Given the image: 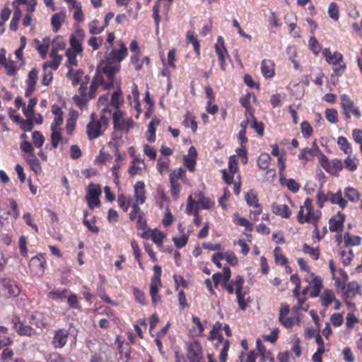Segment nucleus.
Segmentation results:
<instances>
[{"label":"nucleus","instance_id":"nucleus-1","mask_svg":"<svg viewBox=\"0 0 362 362\" xmlns=\"http://www.w3.org/2000/svg\"><path fill=\"white\" fill-rule=\"evenodd\" d=\"M115 47H107L105 59L100 66V69L107 78L106 87H112L114 83V77L120 68L121 62L127 56L128 49L122 40L117 42Z\"/></svg>","mask_w":362,"mask_h":362},{"label":"nucleus","instance_id":"nucleus-2","mask_svg":"<svg viewBox=\"0 0 362 362\" xmlns=\"http://www.w3.org/2000/svg\"><path fill=\"white\" fill-rule=\"evenodd\" d=\"M214 199L206 197L203 192H199L188 197L185 210L187 214H192L194 216V223L199 225L201 223V218L199 215V210L211 211L214 209Z\"/></svg>","mask_w":362,"mask_h":362},{"label":"nucleus","instance_id":"nucleus-3","mask_svg":"<svg viewBox=\"0 0 362 362\" xmlns=\"http://www.w3.org/2000/svg\"><path fill=\"white\" fill-rule=\"evenodd\" d=\"M66 77L71 80L73 86L80 85L78 89L79 94L75 95L73 97V100L80 108H82L87 103L86 90L90 77L88 75H85L81 69L74 70L73 68L68 69Z\"/></svg>","mask_w":362,"mask_h":362},{"label":"nucleus","instance_id":"nucleus-4","mask_svg":"<svg viewBox=\"0 0 362 362\" xmlns=\"http://www.w3.org/2000/svg\"><path fill=\"white\" fill-rule=\"evenodd\" d=\"M109 120L105 115L97 117L92 113L90 122L86 125V134L90 141H93L103 134L108 126Z\"/></svg>","mask_w":362,"mask_h":362},{"label":"nucleus","instance_id":"nucleus-5","mask_svg":"<svg viewBox=\"0 0 362 362\" xmlns=\"http://www.w3.org/2000/svg\"><path fill=\"white\" fill-rule=\"evenodd\" d=\"M313 200L307 198L303 206L300 207L297 219L300 224L309 223L315 225L320 217V211L317 210L314 211L312 206Z\"/></svg>","mask_w":362,"mask_h":362},{"label":"nucleus","instance_id":"nucleus-6","mask_svg":"<svg viewBox=\"0 0 362 362\" xmlns=\"http://www.w3.org/2000/svg\"><path fill=\"white\" fill-rule=\"evenodd\" d=\"M101 194V187L98 184L90 183L88 185L86 188V200L90 209L100 206V197Z\"/></svg>","mask_w":362,"mask_h":362},{"label":"nucleus","instance_id":"nucleus-7","mask_svg":"<svg viewBox=\"0 0 362 362\" xmlns=\"http://www.w3.org/2000/svg\"><path fill=\"white\" fill-rule=\"evenodd\" d=\"M340 105L342 109V113L345 119L349 120L351 115L359 118L361 116V112L357 106L355 105L353 100L346 94L340 96Z\"/></svg>","mask_w":362,"mask_h":362},{"label":"nucleus","instance_id":"nucleus-8","mask_svg":"<svg viewBox=\"0 0 362 362\" xmlns=\"http://www.w3.org/2000/svg\"><path fill=\"white\" fill-rule=\"evenodd\" d=\"M114 129L116 131L129 132L134 127V121L131 117L124 118L122 110L114 111L112 114Z\"/></svg>","mask_w":362,"mask_h":362},{"label":"nucleus","instance_id":"nucleus-9","mask_svg":"<svg viewBox=\"0 0 362 362\" xmlns=\"http://www.w3.org/2000/svg\"><path fill=\"white\" fill-rule=\"evenodd\" d=\"M187 357L189 362H202L204 361L203 348L198 341L186 344Z\"/></svg>","mask_w":362,"mask_h":362},{"label":"nucleus","instance_id":"nucleus-10","mask_svg":"<svg viewBox=\"0 0 362 362\" xmlns=\"http://www.w3.org/2000/svg\"><path fill=\"white\" fill-rule=\"evenodd\" d=\"M107 82V78L100 69L93 78L92 79L88 94H87V102L96 95V91L100 86H103L105 89H110L111 87H106L105 83Z\"/></svg>","mask_w":362,"mask_h":362},{"label":"nucleus","instance_id":"nucleus-11","mask_svg":"<svg viewBox=\"0 0 362 362\" xmlns=\"http://www.w3.org/2000/svg\"><path fill=\"white\" fill-rule=\"evenodd\" d=\"M214 49L218 56L220 68L222 71H226L227 67L226 59H230V56L225 47L223 38L221 36L218 37L217 42L214 45Z\"/></svg>","mask_w":362,"mask_h":362},{"label":"nucleus","instance_id":"nucleus-12","mask_svg":"<svg viewBox=\"0 0 362 362\" xmlns=\"http://www.w3.org/2000/svg\"><path fill=\"white\" fill-rule=\"evenodd\" d=\"M69 336V331L66 328H60L54 331L51 341L55 349H61L65 346Z\"/></svg>","mask_w":362,"mask_h":362},{"label":"nucleus","instance_id":"nucleus-13","mask_svg":"<svg viewBox=\"0 0 362 362\" xmlns=\"http://www.w3.org/2000/svg\"><path fill=\"white\" fill-rule=\"evenodd\" d=\"M85 32L83 29H76L70 36V47L68 49L75 53L81 54L83 51L82 42L84 40Z\"/></svg>","mask_w":362,"mask_h":362},{"label":"nucleus","instance_id":"nucleus-14","mask_svg":"<svg viewBox=\"0 0 362 362\" xmlns=\"http://www.w3.org/2000/svg\"><path fill=\"white\" fill-rule=\"evenodd\" d=\"M323 157L324 160L322 161L321 165L324 170L332 175L338 176L339 172L344 168L343 162L338 158H334L329 161L324 155Z\"/></svg>","mask_w":362,"mask_h":362},{"label":"nucleus","instance_id":"nucleus-15","mask_svg":"<svg viewBox=\"0 0 362 362\" xmlns=\"http://www.w3.org/2000/svg\"><path fill=\"white\" fill-rule=\"evenodd\" d=\"M290 307L286 303H282L279 310V321L286 328L289 329L293 327L296 321H299L298 318L288 317Z\"/></svg>","mask_w":362,"mask_h":362},{"label":"nucleus","instance_id":"nucleus-16","mask_svg":"<svg viewBox=\"0 0 362 362\" xmlns=\"http://www.w3.org/2000/svg\"><path fill=\"white\" fill-rule=\"evenodd\" d=\"M231 282L235 286V294L238 305L241 310H244L247 307V304L245 300L246 292L243 291V286L245 282L244 279L242 276L238 275L235 276V280L231 281Z\"/></svg>","mask_w":362,"mask_h":362},{"label":"nucleus","instance_id":"nucleus-17","mask_svg":"<svg viewBox=\"0 0 362 362\" xmlns=\"http://www.w3.org/2000/svg\"><path fill=\"white\" fill-rule=\"evenodd\" d=\"M11 322L13 329L19 335L30 337L35 334V330L30 326L24 325L18 316L13 315Z\"/></svg>","mask_w":362,"mask_h":362},{"label":"nucleus","instance_id":"nucleus-18","mask_svg":"<svg viewBox=\"0 0 362 362\" xmlns=\"http://www.w3.org/2000/svg\"><path fill=\"white\" fill-rule=\"evenodd\" d=\"M141 237L146 240L151 239L156 245L160 247L163 245L165 235L156 228L153 229L148 228L141 234Z\"/></svg>","mask_w":362,"mask_h":362},{"label":"nucleus","instance_id":"nucleus-19","mask_svg":"<svg viewBox=\"0 0 362 362\" xmlns=\"http://www.w3.org/2000/svg\"><path fill=\"white\" fill-rule=\"evenodd\" d=\"M30 324L37 328L42 329L49 325V321L45 315L41 312L32 313L28 317Z\"/></svg>","mask_w":362,"mask_h":362},{"label":"nucleus","instance_id":"nucleus-20","mask_svg":"<svg viewBox=\"0 0 362 362\" xmlns=\"http://www.w3.org/2000/svg\"><path fill=\"white\" fill-rule=\"evenodd\" d=\"M327 63L334 66V71L337 76H341L346 69L342 55L337 52L333 53V57L331 60L327 61Z\"/></svg>","mask_w":362,"mask_h":362},{"label":"nucleus","instance_id":"nucleus-21","mask_svg":"<svg viewBox=\"0 0 362 362\" xmlns=\"http://www.w3.org/2000/svg\"><path fill=\"white\" fill-rule=\"evenodd\" d=\"M123 102L121 93L119 91H115L111 96L110 105H107L103 109V113H111L112 111L120 110L119 105Z\"/></svg>","mask_w":362,"mask_h":362},{"label":"nucleus","instance_id":"nucleus-22","mask_svg":"<svg viewBox=\"0 0 362 362\" xmlns=\"http://www.w3.org/2000/svg\"><path fill=\"white\" fill-rule=\"evenodd\" d=\"M51 129V144L54 148H57L59 145H64L67 143L68 139L62 136V128H50Z\"/></svg>","mask_w":362,"mask_h":362},{"label":"nucleus","instance_id":"nucleus-23","mask_svg":"<svg viewBox=\"0 0 362 362\" xmlns=\"http://www.w3.org/2000/svg\"><path fill=\"white\" fill-rule=\"evenodd\" d=\"M129 216L131 220L136 224V226H146L147 223L144 214L141 212L137 204H133L132 211Z\"/></svg>","mask_w":362,"mask_h":362},{"label":"nucleus","instance_id":"nucleus-24","mask_svg":"<svg viewBox=\"0 0 362 362\" xmlns=\"http://www.w3.org/2000/svg\"><path fill=\"white\" fill-rule=\"evenodd\" d=\"M360 286L356 281L349 282L345 286H343V298L353 299L359 292Z\"/></svg>","mask_w":362,"mask_h":362},{"label":"nucleus","instance_id":"nucleus-25","mask_svg":"<svg viewBox=\"0 0 362 362\" xmlns=\"http://www.w3.org/2000/svg\"><path fill=\"white\" fill-rule=\"evenodd\" d=\"M328 200L332 204L338 205L341 209H344L347 206L348 202L343 198L342 192L339 189L337 192H328Z\"/></svg>","mask_w":362,"mask_h":362},{"label":"nucleus","instance_id":"nucleus-26","mask_svg":"<svg viewBox=\"0 0 362 362\" xmlns=\"http://www.w3.org/2000/svg\"><path fill=\"white\" fill-rule=\"evenodd\" d=\"M52 113L54 115V118L50 125V128H62L61 126L64 122V112L62 108L57 105L52 106Z\"/></svg>","mask_w":362,"mask_h":362},{"label":"nucleus","instance_id":"nucleus-27","mask_svg":"<svg viewBox=\"0 0 362 362\" xmlns=\"http://www.w3.org/2000/svg\"><path fill=\"white\" fill-rule=\"evenodd\" d=\"M146 168V163L144 160L137 158H134L131 162V165L129 169V173L132 175H141L143 171Z\"/></svg>","mask_w":362,"mask_h":362},{"label":"nucleus","instance_id":"nucleus-28","mask_svg":"<svg viewBox=\"0 0 362 362\" xmlns=\"http://www.w3.org/2000/svg\"><path fill=\"white\" fill-rule=\"evenodd\" d=\"M312 276L313 278L309 283L310 287L312 288L310 296L311 298H316L319 296L321 293L322 288V280L320 276H315L314 274H312Z\"/></svg>","mask_w":362,"mask_h":362},{"label":"nucleus","instance_id":"nucleus-29","mask_svg":"<svg viewBox=\"0 0 362 362\" xmlns=\"http://www.w3.org/2000/svg\"><path fill=\"white\" fill-rule=\"evenodd\" d=\"M261 72L266 78H271L275 74L274 64L270 59H263L261 63Z\"/></svg>","mask_w":362,"mask_h":362},{"label":"nucleus","instance_id":"nucleus-30","mask_svg":"<svg viewBox=\"0 0 362 362\" xmlns=\"http://www.w3.org/2000/svg\"><path fill=\"white\" fill-rule=\"evenodd\" d=\"M145 185L144 182L138 181L134 185V197L137 204H143L146 201Z\"/></svg>","mask_w":362,"mask_h":362},{"label":"nucleus","instance_id":"nucleus-31","mask_svg":"<svg viewBox=\"0 0 362 362\" xmlns=\"http://www.w3.org/2000/svg\"><path fill=\"white\" fill-rule=\"evenodd\" d=\"M160 123V120L156 117L153 118L148 125V129L146 133V139L148 141L153 143L156 140V127Z\"/></svg>","mask_w":362,"mask_h":362},{"label":"nucleus","instance_id":"nucleus-32","mask_svg":"<svg viewBox=\"0 0 362 362\" xmlns=\"http://www.w3.org/2000/svg\"><path fill=\"white\" fill-rule=\"evenodd\" d=\"M2 286L9 296H16L20 292V288L16 282L10 279H2Z\"/></svg>","mask_w":362,"mask_h":362},{"label":"nucleus","instance_id":"nucleus-33","mask_svg":"<svg viewBox=\"0 0 362 362\" xmlns=\"http://www.w3.org/2000/svg\"><path fill=\"white\" fill-rule=\"evenodd\" d=\"M272 209L275 214L282 218H288L291 215V211L286 204H274Z\"/></svg>","mask_w":362,"mask_h":362},{"label":"nucleus","instance_id":"nucleus-34","mask_svg":"<svg viewBox=\"0 0 362 362\" xmlns=\"http://www.w3.org/2000/svg\"><path fill=\"white\" fill-rule=\"evenodd\" d=\"M318 151V146L304 148L300 150L298 157L300 160H304L305 163L307 161L311 160Z\"/></svg>","mask_w":362,"mask_h":362},{"label":"nucleus","instance_id":"nucleus-35","mask_svg":"<svg viewBox=\"0 0 362 362\" xmlns=\"http://www.w3.org/2000/svg\"><path fill=\"white\" fill-rule=\"evenodd\" d=\"M34 42L36 45V49L38 53L40 54L42 59H45L49 47V38H43L42 42L39 40L35 39Z\"/></svg>","mask_w":362,"mask_h":362},{"label":"nucleus","instance_id":"nucleus-36","mask_svg":"<svg viewBox=\"0 0 362 362\" xmlns=\"http://www.w3.org/2000/svg\"><path fill=\"white\" fill-rule=\"evenodd\" d=\"M162 286L161 281L151 280L150 295L151 296L152 303L156 305L160 300L158 296L159 288Z\"/></svg>","mask_w":362,"mask_h":362},{"label":"nucleus","instance_id":"nucleus-37","mask_svg":"<svg viewBox=\"0 0 362 362\" xmlns=\"http://www.w3.org/2000/svg\"><path fill=\"white\" fill-rule=\"evenodd\" d=\"M170 183H178V180H181L182 182H186L187 178L185 175V171L180 168L175 169L169 175Z\"/></svg>","mask_w":362,"mask_h":362},{"label":"nucleus","instance_id":"nucleus-38","mask_svg":"<svg viewBox=\"0 0 362 362\" xmlns=\"http://www.w3.org/2000/svg\"><path fill=\"white\" fill-rule=\"evenodd\" d=\"M320 297L321 305L327 308L333 300H335V294L332 290H325L319 296Z\"/></svg>","mask_w":362,"mask_h":362},{"label":"nucleus","instance_id":"nucleus-39","mask_svg":"<svg viewBox=\"0 0 362 362\" xmlns=\"http://www.w3.org/2000/svg\"><path fill=\"white\" fill-rule=\"evenodd\" d=\"M65 17L66 14L62 11L57 13L52 16L51 24L53 27L54 32H57L59 30L65 20Z\"/></svg>","mask_w":362,"mask_h":362},{"label":"nucleus","instance_id":"nucleus-40","mask_svg":"<svg viewBox=\"0 0 362 362\" xmlns=\"http://www.w3.org/2000/svg\"><path fill=\"white\" fill-rule=\"evenodd\" d=\"M344 242L346 247L358 246L361 243V238L359 235H354L349 233L344 235Z\"/></svg>","mask_w":362,"mask_h":362},{"label":"nucleus","instance_id":"nucleus-41","mask_svg":"<svg viewBox=\"0 0 362 362\" xmlns=\"http://www.w3.org/2000/svg\"><path fill=\"white\" fill-rule=\"evenodd\" d=\"M344 196L351 202H357L361 197L360 192L355 188L347 187L344 189Z\"/></svg>","mask_w":362,"mask_h":362},{"label":"nucleus","instance_id":"nucleus-42","mask_svg":"<svg viewBox=\"0 0 362 362\" xmlns=\"http://www.w3.org/2000/svg\"><path fill=\"white\" fill-rule=\"evenodd\" d=\"M186 40L187 43H191L193 45L194 52L197 56L200 55V45L197 36L194 32L188 31L186 33Z\"/></svg>","mask_w":362,"mask_h":362},{"label":"nucleus","instance_id":"nucleus-43","mask_svg":"<svg viewBox=\"0 0 362 362\" xmlns=\"http://www.w3.org/2000/svg\"><path fill=\"white\" fill-rule=\"evenodd\" d=\"M67 293V289H58L56 291H49L47 293V297L54 300L62 301L66 298Z\"/></svg>","mask_w":362,"mask_h":362},{"label":"nucleus","instance_id":"nucleus-44","mask_svg":"<svg viewBox=\"0 0 362 362\" xmlns=\"http://www.w3.org/2000/svg\"><path fill=\"white\" fill-rule=\"evenodd\" d=\"M45 264V259L41 255H36L30 261V267L39 272H42Z\"/></svg>","mask_w":362,"mask_h":362},{"label":"nucleus","instance_id":"nucleus-45","mask_svg":"<svg viewBox=\"0 0 362 362\" xmlns=\"http://www.w3.org/2000/svg\"><path fill=\"white\" fill-rule=\"evenodd\" d=\"M156 204L160 209H168L169 199L165 196L163 190H158L156 196Z\"/></svg>","mask_w":362,"mask_h":362},{"label":"nucleus","instance_id":"nucleus-46","mask_svg":"<svg viewBox=\"0 0 362 362\" xmlns=\"http://www.w3.org/2000/svg\"><path fill=\"white\" fill-rule=\"evenodd\" d=\"M279 181L281 185H286L288 189L293 193L298 192L300 189V185L293 179H286L284 177V180H281L279 177Z\"/></svg>","mask_w":362,"mask_h":362},{"label":"nucleus","instance_id":"nucleus-47","mask_svg":"<svg viewBox=\"0 0 362 362\" xmlns=\"http://www.w3.org/2000/svg\"><path fill=\"white\" fill-rule=\"evenodd\" d=\"M337 144L340 146V149L347 155L352 153V148L348 140L344 136H339L337 139Z\"/></svg>","mask_w":362,"mask_h":362},{"label":"nucleus","instance_id":"nucleus-48","mask_svg":"<svg viewBox=\"0 0 362 362\" xmlns=\"http://www.w3.org/2000/svg\"><path fill=\"white\" fill-rule=\"evenodd\" d=\"M12 342L6 327L0 326V349L9 345Z\"/></svg>","mask_w":362,"mask_h":362},{"label":"nucleus","instance_id":"nucleus-49","mask_svg":"<svg viewBox=\"0 0 362 362\" xmlns=\"http://www.w3.org/2000/svg\"><path fill=\"white\" fill-rule=\"evenodd\" d=\"M344 168L350 172L356 170L358 165V160L355 157L348 156L343 163Z\"/></svg>","mask_w":362,"mask_h":362},{"label":"nucleus","instance_id":"nucleus-50","mask_svg":"<svg viewBox=\"0 0 362 362\" xmlns=\"http://www.w3.org/2000/svg\"><path fill=\"white\" fill-rule=\"evenodd\" d=\"M37 103V98H33L29 100L28 104L25 105L23 104V112L27 117H31L34 113V107Z\"/></svg>","mask_w":362,"mask_h":362},{"label":"nucleus","instance_id":"nucleus-51","mask_svg":"<svg viewBox=\"0 0 362 362\" xmlns=\"http://www.w3.org/2000/svg\"><path fill=\"white\" fill-rule=\"evenodd\" d=\"M21 18V11L19 6L14 8V12L13 18L10 22V29L13 31H16L18 28V24Z\"/></svg>","mask_w":362,"mask_h":362},{"label":"nucleus","instance_id":"nucleus-52","mask_svg":"<svg viewBox=\"0 0 362 362\" xmlns=\"http://www.w3.org/2000/svg\"><path fill=\"white\" fill-rule=\"evenodd\" d=\"M247 204L254 208H258L260 205L258 203L257 195L254 190H250L245 195Z\"/></svg>","mask_w":362,"mask_h":362},{"label":"nucleus","instance_id":"nucleus-53","mask_svg":"<svg viewBox=\"0 0 362 362\" xmlns=\"http://www.w3.org/2000/svg\"><path fill=\"white\" fill-rule=\"evenodd\" d=\"M78 54V53H75L71 50H66V57H67V60L66 62V66H67L68 69H69V68H73V66H78V61L76 59Z\"/></svg>","mask_w":362,"mask_h":362},{"label":"nucleus","instance_id":"nucleus-54","mask_svg":"<svg viewBox=\"0 0 362 362\" xmlns=\"http://www.w3.org/2000/svg\"><path fill=\"white\" fill-rule=\"evenodd\" d=\"M271 161V157L268 153H262L258 158L257 165L262 170H267Z\"/></svg>","mask_w":362,"mask_h":362},{"label":"nucleus","instance_id":"nucleus-55","mask_svg":"<svg viewBox=\"0 0 362 362\" xmlns=\"http://www.w3.org/2000/svg\"><path fill=\"white\" fill-rule=\"evenodd\" d=\"M182 124L186 128H191L193 132H195L197 129L195 118L189 114L185 115Z\"/></svg>","mask_w":362,"mask_h":362},{"label":"nucleus","instance_id":"nucleus-56","mask_svg":"<svg viewBox=\"0 0 362 362\" xmlns=\"http://www.w3.org/2000/svg\"><path fill=\"white\" fill-rule=\"evenodd\" d=\"M328 15L334 21L339 18V6L335 2H332L328 7Z\"/></svg>","mask_w":362,"mask_h":362},{"label":"nucleus","instance_id":"nucleus-57","mask_svg":"<svg viewBox=\"0 0 362 362\" xmlns=\"http://www.w3.org/2000/svg\"><path fill=\"white\" fill-rule=\"evenodd\" d=\"M345 216L343 214L338 212L329 220L330 226H343Z\"/></svg>","mask_w":362,"mask_h":362},{"label":"nucleus","instance_id":"nucleus-58","mask_svg":"<svg viewBox=\"0 0 362 362\" xmlns=\"http://www.w3.org/2000/svg\"><path fill=\"white\" fill-rule=\"evenodd\" d=\"M325 117L328 122L335 124L338 122V112L334 108H327L325 112Z\"/></svg>","mask_w":362,"mask_h":362},{"label":"nucleus","instance_id":"nucleus-59","mask_svg":"<svg viewBox=\"0 0 362 362\" xmlns=\"http://www.w3.org/2000/svg\"><path fill=\"white\" fill-rule=\"evenodd\" d=\"M98 24L99 21L98 20H94L88 24L90 33L92 35H98L104 30L105 27L104 25L99 26Z\"/></svg>","mask_w":362,"mask_h":362},{"label":"nucleus","instance_id":"nucleus-60","mask_svg":"<svg viewBox=\"0 0 362 362\" xmlns=\"http://www.w3.org/2000/svg\"><path fill=\"white\" fill-rule=\"evenodd\" d=\"M38 79V71L37 69H32L28 75L26 80L27 86H35Z\"/></svg>","mask_w":362,"mask_h":362},{"label":"nucleus","instance_id":"nucleus-61","mask_svg":"<svg viewBox=\"0 0 362 362\" xmlns=\"http://www.w3.org/2000/svg\"><path fill=\"white\" fill-rule=\"evenodd\" d=\"M32 139L34 145L37 148H40L43 146L45 142V137L39 131H34L32 134Z\"/></svg>","mask_w":362,"mask_h":362},{"label":"nucleus","instance_id":"nucleus-62","mask_svg":"<svg viewBox=\"0 0 362 362\" xmlns=\"http://www.w3.org/2000/svg\"><path fill=\"white\" fill-rule=\"evenodd\" d=\"M77 119V115L74 113L66 120V130L68 134L71 135L75 129L76 123Z\"/></svg>","mask_w":362,"mask_h":362},{"label":"nucleus","instance_id":"nucleus-63","mask_svg":"<svg viewBox=\"0 0 362 362\" xmlns=\"http://www.w3.org/2000/svg\"><path fill=\"white\" fill-rule=\"evenodd\" d=\"M341 258V262L344 266L349 265L354 257V253L351 250L346 252V250H341L339 252Z\"/></svg>","mask_w":362,"mask_h":362},{"label":"nucleus","instance_id":"nucleus-64","mask_svg":"<svg viewBox=\"0 0 362 362\" xmlns=\"http://www.w3.org/2000/svg\"><path fill=\"white\" fill-rule=\"evenodd\" d=\"M300 130L305 138L310 137L313 132L312 126L307 121H303L301 122Z\"/></svg>","mask_w":362,"mask_h":362}]
</instances>
